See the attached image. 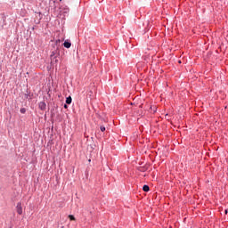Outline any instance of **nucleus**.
<instances>
[{"label":"nucleus","instance_id":"5","mask_svg":"<svg viewBox=\"0 0 228 228\" xmlns=\"http://www.w3.org/2000/svg\"><path fill=\"white\" fill-rule=\"evenodd\" d=\"M142 190H143V191H149V190H151V188L149 187V185H143Z\"/></svg>","mask_w":228,"mask_h":228},{"label":"nucleus","instance_id":"7","mask_svg":"<svg viewBox=\"0 0 228 228\" xmlns=\"http://www.w3.org/2000/svg\"><path fill=\"white\" fill-rule=\"evenodd\" d=\"M20 113L24 114V113H26V109L22 108V109H20Z\"/></svg>","mask_w":228,"mask_h":228},{"label":"nucleus","instance_id":"6","mask_svg":"<svg viewBox=\"0 0 228 228\" xmlns=\"http://www.w3.org/2000/svg\"><path fill=\"white\" fill-rule=\"evenodd\" d=\"M69 220H76V217L74 216H72V215H69Z\"/></svg>","mask_w":228,"mask_h":228},{"label":"nucleus","instance_id":"9","mask_svg":"<svg viewBox=\"0 0 228 228\" xmlns=\"http://www.w3.org/2000/svg\"><path fill=\"white\" fill-rule=\"evenodd\" d=\"M65 110H67V108H69V106L67 104L64 105Z\"/></svg>","mask_w":228,"mask_h":228},{"label":"nucleus","instance_id":"4","mask_svg":"<svg viewBox=\"0 0 228 228\" xmlns=\"http://www.w3.org/2000/svg\"><path fill=\"white\" fill-rule=\"evenodd\" d=\"M66 104H72V97L69 96L66 98Z\"/></svg>","mask_w":228,"mask_h":228},{"label":"nucleus","instance_id":"3","mask_svg":"<svg viewBox=\"0 0 228 228\" xmlns=\"http://www.w3.org/2000/svg\"><path fill=\"white\" fill-rule=\"evenodd\" d=\"M63 45H64V47H66V49H70L72 44L69 41H65Z\"/></svg>","mask_w":228,"mask_h":228},{"label":"nucleus","instance_id":"8","mask_svg":"<svg viewBox=\"0 0 228 228\" xmlns=\"http://www.w3.org/2000/svg\"><path fill=\"white\" fill-rule=\"evenodd\" d=\"M100 129H101V131H102V133H104V131H106V127H105V126H102V127H100Z\"/></svg>","mask_w":228,"mask_h":228},{"label":"nucleus","instance_id":"10","mask_svg":"<svg viewBox=\"0 0 228 228\" xmlns=\"http://www.w3.org/2000/svg\"><path fill=\"white\" fill-rule=\"evenodd\" d=\"M224 213H225V215H227L228 211H227V210H225V211H224Z\"/></svg>","mask_w":228,"mask_h":228},{"label":"nucleus","instance_id":"1","mask_svg":"<svg viewBox=\"0 0 228 228\" xmlns=\"http://www.w3.org/2000/svg\"><path fill=\"white\" fill-rule=\"evenodd\" d=\"M17 213L18 215H22V204L18 203L16 206Z\"/></svg>","mask_w":228,"mask_h":228},{"label":"nucleus","instance_id":"2","mask_svg":"<svg viewBox=\"0 0 228 228\" xmlns=\"http://www.w3.org/2000/svg\"><path fill=\"white\" fill-rule=\"evenodd\" d=\"M38 106H39V109L42 110V111L45 110V108H47V105L45 104V102H40Z\"/></svg>","mask_w":228,"mask_h":228},{"label":"nucleus","instance_id":"11","mask_svg":"<svg viewBox=\"0 0 228 228\" xmlns=\"http://www.w3.org/2000/svg\"><path fill=\"white\" fill-rule=\"evenodd\" d=\"M178 63H181V61H179Z\"/></svg>","mask_w":228,"mask_h":228}]
</instances>
